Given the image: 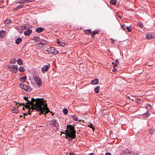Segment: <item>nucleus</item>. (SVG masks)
<instances>
[{
	"label": "nucleus",
	"instance_id": "obj_23",
	"mask_svg": "<svg viewBox=\"0 0 155 155\" xmlns=\"http://www.w3.org/2000/svg\"><path fill=\"white\" fill-rule=\"evenodd\" d=\"M71 117L72 119L74 120L78 121H81V120H78L77 117L74 115H71Z\"/></svg>",
	"mask_w": 155,
	"mask_h": 155
},
{
	"label": "nucleus",
	"instance_id": "obj_29",
	"mask_svg": "<svg viewBox=\"0 0 155 155\" xmlns=\"http://www.w3.org/2000/svg\"><path fill=\"white\" fill-rule=\"evenodd\" d=\"M53 126L55 127L56 130H58L59 129L58 127L59 126V125L56 122V123H54Z\"/></svg>",
	"mask_w": 155,
	"mask_h": 155
},
{
	"label": "nucleus",
	"instance_id": "obj_27",
	"mask_svg": "<svg viewBox=\"0 0 155 155\" xmlns=\"http://www.w3.org/2000/svg\"><path fill=\"white\" fill-rule=\"evenodd\" d=\"M5 31H0V37L1 38H2L4 37V36H5Z\"/></svg>",
	"mask_w": 155,
	"mask_h": 155
},
{
	"label": "nucleus",
	"instance_id": "obj_18",
	"mask_svg": "<svg viewBox=\"0 0 155 155\" xmlns=\"http://www.w3.org/2000/svg\"><path fill=\"white\" fill-rule=\"evenodd\" d=\"M27 79V77L25 76L23 77H21L19 78V80L22 82H25Z\"/></svg>",
	"mask_w": 155,
	"mask_h": 155
},
{
	"label": "nucleus",
	"instance_id": "obj_57",
	"mask_svg": "<svg viewBox=\"0 0 155 155\" xmlns=\"http://www.w3.org/2000/svg\"><path fill=\"white\" fill-rule=\"evenodd\" d=\"M128 99H130V97L129 96H128Z\"/></svg>",
	"mask_w": 155,
	"mask_h": 155
},
{
	"label": "nucleus",
	"instance_id": "obj_39",
	"mask_svg": "<svg viewBox=\"0 0 155 155\" xmlns=\"http://www.w3.org/2000/svg\"><path fill=\"white\" fill-rule=\"evenodd\" d=\"M131 26L130 25V26H127L126 27V29L127 30V31L129 32H130L131 31Z\"/></svg>",
	"mask_w": 155,
	"mask_h": 155
},
{
	"label": "nucleus",
	"instance_id": "obj_12",
	"mask_svg": "<svg viewBox=\"0 0 155 155\" xmlns=\"http://www.w3.org/2000/svg\"><path fill=\"white\" fill-rule=\"evenodd\" d=\"M99 83V79L97 78H95L91 81V84L93 85L97 84Z\"/></svg>",
	"mask_w": 155,
	"mask_h": 155
},
{
	"label": "nucleus",
	"instance_id": "obj_21",
	"mask_svg": "<svg viewBox=\"0 0 155 155\" xmlns=\"http://www.w3.org/2000/svg\"><path fill=\"white\" fill-rule=\"evenodd\" d=\"M20 27H17V28H16V29L18 30V29H25V30H26L27 29V27L25 25H23V26H21L20 27L21 28H20Z\"/></svg>",
	"mask_w": 155,
	"mask_h": 155
},
{
	"label": "nucleus",
	"instance_id": "obj_33",
	"mask_svg": "<svg viewBox=\"0 0 155 155\" xmlns=\"http://www.w3.org/2000/svg\"><path fill=\"white\" fill-rule=\"evenodd\" d=\"M117 1L116 0H111L110 3L111 4L115 5L116 4Z\"/></svg>",
	"mask_w": 155,
	"mask_h": 155
},
{
	"label": "nucleus",
	"instance_id": "obj_19",
	"mask_svg": "<svg viewBox=\"0 0 155 155\" xmlns=\"http://www.w3.org/2000/svg\"><path fill=\"white\" fill-rule=\"evenodd\" d=\"M12 21L11 19H9L5 20V25L6 26H8L9 24L10 23H12Z\"/></svg>",
	"mask_w": 155,
	"mask_h": 155
},
{
	"label": "nucleus",
	"instance_id": "obj_49",
	"mask_svg": "<svg viewBox=\"0 0 155 155\" xmlns=\"http://www.w3.org/2000/svg\"><path fill=\"white\" fill-rule=\"evenodd\" d=\"M94 35H93V33H91V36L92 38H94L95 37Z\"/></svg>",
	"mask_w": 155,
	"mask_h": 155
},
{
	"label": "nucleus",
	"instance_id": "obj_4",
	"mask_svg": "<svg viewBox=\"0 0 155 155\" xmlns=\"http://www.w3.org/2000/svg\"><path fill=\"white\" fill-rule=\"evenodd\" d=\"M19 86L21 89H24L27 92H30L31 90V89L30 87L28 86L23 83L20 84Z\"/></svg>",
	"mask_w": 155,
	"mask_h": 155
},
{
	"label": "nucleus",
	"instance_id": "obj_2",
	"mask_svg": "<svg viewBox=\"0 0 155 155\" xmlns=\"http://www.w3.org/2000/svg\"><path fill=\"white\" fill-rule=\"evenodd\" d=\"M41 100L42 103L40 106L41 109L40 111H38L40 112L39 114L41 115V114H45V115L46 116L45 113L47 114L48 112H50V111L48 108L47 107V104L44 102V99L43 98V99H41Z\"/></svg>",
	"mask_w": 155,
	"mask_h": 155
},
{
	"label": "nucleus",
	"instance_id": "obj_55",
	"mask_svg": "<svg viewBox=\"0 0 155 155\" xmlns=\"http://www.w3.org/2000/svg\"><path fill=\"white\" fill-rule=\"evenodd\" d=\"M50 112V113H52V115H53V114H54V113H52V111H50V112Z\"/></svg>",
	"mask_w": 155,
	"mask_h": 155
},
{
	"label": "nucleus",
	"instance_id": "obj_30",
	"mask_svg": "<svg viewBox=\"0 0 155 155\" xmlns=\"http://www.w3.org/2000/svg\"><path fill=\"white\" fill-rule=\"evenodd\" d=\"M47 42L45 40H42V41L41 42H39V44L41 45H44L45 44H47Z\"/></svg>",
	"mask_w": 155,
	"mask_h": 155
},
{
	"label": "nucleus",
	"instance_id": "obj_15",
	"mask_svg": "<svg viewBox=\"0 0 155 155\" xmlns=\"http://www.w3.org/2000/svg\"><path fill=\"white\" fill-rule=\"evenodd\" d=\"M34 108H35V107H31L30 108V107H29V109H28V112L27 113H24L23 114L25 115H28V114H29L30 115H31V113L30 112H32V110L31 111L30 110V109H32V110H35V109Z\"/></svg>",
	"mask_w": 155,
	"mask_h": 155
},
{
	"label": "nucleus",
	"instance_id": "obj_34",
	"mask_svg": "<svg viewBox=\"0 0 155 155\" xmlns=\"http://www.w3.org/2000/svg\"><path fill=\"white\" fill-rule=\"evenodd\" d=\"M138 25L141 28H142L143 27V25L142 23L140 22H138L137 23Z\"/></svg>",
	"mask_w": 155,
	"mask_h": 155
},
{
	"label": "nucleus",
	"instance_id": "obj_32",
	"mask_svg": "<svg viewBox=\"0 0 155 155\" xmlns=\"http://www.w3.org/2000/svg\"><path fill=\"white\" fill-rule=\"evenodd\" d=\"M17 63L18 65H21L22 64H23L22 61L21 59L19 58L18 60H17Z\"/></svg>",
	"mask_w": 155,
	"mask_h": 155
},
{
	"label": "nucleus",
	"instance_id": "obj_11",
	"mask_svg": "<svg viewBox=\"0 0 155 155\" xmlns=\"http://www.w3.org/2000/svg\"><path fill=\"white\" fill-rule=\"evenodd\" d=\"M155 35H152V34L150 33H148L146 35V37H147L149 39H153L154 38Z\"/></svg>",
	"mask_w": 155,
	"mask_h": 155
},
{
	"label": "nucleus",
	"instance_id": "obj_6",
	"mask_svg": "<svg viewBox=\"0 0 155 155\" xmlns=\"http://www.w3.org/2000/svg\"><path fill=\"white\" fill-rule=\"evenodd\" d=\"M10 71L14 73H16L18 70V67L17 65L13 66L9 65L8 67Z\"/></svg>",
	"mask_w": 155,
	"mask_h": 155
},
{
	"label": "nucleus",
	"instance_id": "obj_36",
	"mask_svg": "<svg viewBox=\"0 0 155 155\" xmlns=\"http://www.w3.org/2000/svg\"><path fill=\"white\" fill-rule=\"evenodd\" d=\"M39 39V38L38 37L34 36L32 40L33 41H35V42L38 41V39Z\"/></svg>",
	"mask_w": 155,
	"mask_h": 155
},
{
	"label": "nucleus",
	"instance_id": "obj_47",
	"mask_svg": "<svg viewBox=\"0 0 155 155\" xmlns=\"http://www.w3.org/2000/svg\"><path fill=\"white\" fill-rule=\"evenodd\" d=\"M117 71V69L116 68V67H114V68L112 70V71L113 72H115V71Z\"/></svg>",
	"mask_w": 155,
	"mask_h": 155
},
{
	"label": "nucleus",
	"instance_id": "obj_44",
	"mask_svg": "<svg viewBox=\"0 0 155 155\" xmlns=\"http://www.w3.org/2000/svg\"><path fill=\"white\" fill-rule=\"evenodd\" d=\"M149 111H147L144 114L145 116L146 117H148L150 116V114L149 113Z\"/></svg>",
	"mask_w": 155,
	"mask_h": 155
},
{
	"label": "nucleus",
	"instance_id": "obj_48",
	"mask_svg": "<svg viewBox=\"0 0 155 155\" xmlns=\"http://www.w3.org/2000/svg\"><path fill=\"white\" fill-rule=\"evenodd\" d=\"M49 123H50V124L53 126V125L54 123H53L52 122H51V120L50 121Z\"/></svg>",
	"mask_w": 155,
	"mask_h": 155
},
{
	"label": "nucleus",
	"instance_id": "obj_40",
	"mask_svg": "<svg viewBox=\"0 0 155 155\" xmlns=\"http://www.w3.org/2000/svg\"><path fill=\"white\" fill-rule=\"evenodd\" d=\"M99 32V30H95L94 31H93L92 32V33H93V35H95L98 33Z\"/></svg>",
	"mask_w": 155,
	"mask_h": 155
},
{
	"label": "nucleus",
	"instance_id": "obj_10",
	"mask_svg": "<svg viewBox=\"0 0 155 155\" xmlns=\"http://www.w3.org/2000/svg\"><path fill=\"white\" fill-rule=\"evenodd\" d=\"M66 137L68 139V141H71L73 140V138H75L76 136H72L71 135H69L68 134H67Z\"/></svg>",
	"mask_w": 155,
	"mask_h": 155
},
{
	"label": "nucleus",
	"instance_id": "obj_52",
	"mask_svg": "<svg viewBox=\"0 0 155 155\" xmlns=\"http://www.w3.org/2000/svg\"><path fill=\"white\" fill-rule=\"evenodd\" d=\"M118 17L119 18H121V16H120V15H118Z\"/></svg>",
	"mask_w": 155,
	"mask_h": 155
},
{
	"label": "nucleus",
	"instance_id": "obj_45",
	"mask_svg": "<svg viewBox=\"0 0 155 155\" xmlns=\"http://www.w3.org/2000/svg\"><path fill=\"white\" fill-rule=\"evenodd\" d=\"M121 26L122 28H123V30L125 31V27H126L125 25L124 24L121 25Z\"/></svg>",
	"mask_w": 155,
	"mask_h": 155
},
{
	"label": "nucleus",
	"instance_id": "obj_56",
	"mask_svg": "<svg viewBox=\"0 0 155 155\" xmlns=\"http://www.w3.org/2000/svg\"><path fill=\"white\" fill-rule=\"evenodd\" d=\"M25 109L24 107H23V108H22V110H24Z\"/></svg>",
	"mask_w": 155,
	"mask_h": 155
},
{
	"label": "nucleus",
	"instance_id": "obj_5",
	"mask_svg": "<svg viewBox=\"0 0 155 155\" xmlns=\"http://www.w3.org/2000/svg\"><path fill=\"white\" fill-rule=\"evenodd\" d=\"M46 51L48 53L53 54H56L58 53V51L56 50L53 47H50L48 48Z\"/></svg>",
	"mask_w": 155,
	"mask_h": 155
},
{
	"label": "nucleus",
	"instance_id": "obj_42",
	"mask_svg": "<svg viewBox=\"0 0 155 155\" xmlns=\"http://www.w3.org/2000/svg\"><path fill=\"white\" fill-rule=\"evenodd\" d=\"M88 126L90 127V128H92L93 131L95 129V127H94L93 126V124H92L90 123V124L88 125Z\"/></svg>",
	"mask_w": 155,
	"mask_h": 155
},
{
	"label": "nucleus",
	"instance_id": "obj_14",
	"mask_svg": "<svg viewBox=\"0 0 155 155\" xmlns=\"http://www.w3.org/2000/svg\"><path fill=\"white\" fill-rule=\"evenodd\" d=\"M32 32V30L31 29H28L24 32V34L25 36H28Z\"/></svg>",
	"mask_w": 155,
	"mask_h": 155
},
{
	"label": "nucleus",
	"instance_id": "obj_53",
	"mask_svg": "<svg viewBox=\"0 0 155 155\" xmlns=\"http://www.w3.org/2000/svg\"><path fill=\"white\" fill-rule=\"evenodd\" d=\"M89 155H94V154L93 153H91L89 154Z\"/></svg>",
	"mask_w": 155,
	"mask_h": 155
},
{
	"label": "nucleus",
	"instance_id": "obj_20",
	"mask_svg": "<svg viewBox=\"0 0 155 155\" xmlns=\"http://www.w3.org/2000/svg\"><path fill=\"white\" fill-rule=\"evenodd\" d=\"M119 63V61H118V59H117L115 61V63H114L113 62L112 63V64H113V65L114 68L116 67V66H117L118 64Z\"/></svg>",
	"mask_w": 155,
	"mask_h": 155
},
{
	"label": "nucleus",
	"instance_id": "obj_26",
	"mask_svg": "<svg viewBox=\"0 0 155 155\" xmlns=\"http://www.w3.org/2000/svg\"><path fill=\"white\" fill-rule=\"evenodd\" d=\"M100 87L99 86H97L94 88V91L96 93H99V90Z\"/></svg>",
	"mask_w": 155,
	"mask_h": 155
},
{
	"label": "nucleus",
	"instance_id": "obj_7",
	"mask_svg": "<svg viewBox=\"0 0 155 155\" xmlns=\"http://www.w3.org/2000/svg\"><path fill=\"white\" fill-rule=\"evenodd\" d=\"M35 80L36 83L37 85H38V87H39V86H41L42 84V83L40 79L38 78L37 77L35 76Z\"/></svg>",
	"mask_w": 155,
	"mask_h": 155
},
{
	"label": "nucleus",
	"instance_id": "obj_3",
	"mask_svg": "<svg viewBox=\"0 0 155 155\" xmlns=\"http://www.w3.org/2000/svg\"><path fill=\"white\" fill-rule=\"evenodd\" d=\"M67 129L66 130V132L67 134L69 135H71L72 136H76V131L75 130V127L72 125H68L67 127Z\"/></svg>",
	"mask_w": 155,
	"mask_h": 155
},
{
	"label": "nucleus",
	"instance_id": "obj_58",
	"mask_svg": "<svg viewBox=\"0 0 155 155\" xmlns=\"http://www.w3.org/2000/svg\"><path fill=\"white\" fill-rule=\"evenodd\" d=\"M20 116V117H22V115H20V116Z\"/></svg>",
	"mask_w": 155,
	"mask_h": 155
},
{
	"label": "nucleus",
	"instance_id": "obj_31",
	"mask_svg": "<svg viewBox=\"0 0 155 155\" xmlns=\"http://www.w3.org/2000/svg\"><path fill=\"white\" fill-rule=\"evenodd\" d=\"M17 61V60L15 58H12L10 60V63L15 64Z\"/></svg>",
	"mask_w": 155,
	"mask_h": 155
},
{
	"label": "nucleus",
	"instance_id": "obj_37",
	"mask_svg": "<svg viewBox=\"0 0 155 155\" xmlns=\"http://www.w3.org/2000/svg\"><path fill=\"white\" fill-rule=\"evenodd\" d=\"M19 71L21 72L25 71L24 67L23 66L20 67L19 69Z\"/></svg>",
	"mask_w": 155,
	"mask_h": 155
},
{
	"label": "nucleus",
	"instance_id": "obj_54",
	"mask_svg": "<svg viewBox=\"0 0 155 155\" xmlns=\"http://www.w3.org/2000/svg\"><path fill=\"white\" fill-rule=\"evenodd\" d=\"M113 43H115V40H113Z\"/></svg>",
	"mask_w": 155,
	"mask_h": 155
},
{
	"label": "nucleus",
	"instance_id": "obj_59",
	"mask_svg": "<svg viewBox=\"0 0 155 155\" xmlns=\"http://www.w3.org/2000/svg\"><path fill=\"white\" fill-rule=\"evenodd\" d=\"M19 107V106H18V107H17V108H18Z\"/></svg>",
	"mask_w": 155,
	"mask_h": 155
},
{
	"label": "nucleus",
	"instance_id": "obj_22",
	"mask_svg": "<svg viewBox=\"0 0 155 155\" xmlns=\"http://www.w3.org/2000/svg\"><path fill=\"white\" fill-rule=\"evenodd\" d=\"M22 38H17L15 41V43L16 44H18L20 42L22 41Z\"/></svg>",
	"mask_w": 155,
	"mask_h": 155
},
{
	"label": "nucleus",
	"instance_id": "obj_46",
	"mask_svg": "<svg viewBox=\"0 0 155 155\" xmlns=\"http://www.w3.org/2000/svg\"><path fill=\"white\" fill-rule=\"evenodd\" d=\"M51 122H52L53 123H54L56 122V119H53L52 120H51Z\"/></svg>",
	"mask_w": 155,
	"mask_h": 155
},
{
	"label": "nucleus",
	"instance_id": "obj_51",
	"mask_svg": "<svg viewBox=\"0 0 155 155\" xmlns=\"http://www.w3.org/2000/svg\"><path fill=\"white\" fill-rule=\"evenodd\" d=\"M69 155H75L73 153H69Z\"/></svg>",
	"mask_w": 155,
	"mask_h": 155
},
{
	"label": "nucleus",
	"instance_id": "obj_35",
	"mask_svg": "<svg viewBox=\"0 0 155 155\" xmlns=\"http://www.w3.org/2000/svg\"><path fill=\"white\" fill-rule=\"evenodd\" d=\"M155 130V129L153 127H152L150 130L149 133L150 134H153V132Z\"/></svg>",
	"mask_w": 155,
	"mask_h": 155
},
{
	"label": "nucleus",
	"instance_id": "obj_50",
	"mask_svg": "<svg viewBox=\"0 0 155 155\" xmlns=\"http://www.w3.org/2000/svg\"><path fill=\"white\" fill-rule=\"evenodd\" d=\"M105 155H111V154L109 152H107L106 153Z\"/></svg>",
	"mask_w": 155,
	"mask_h": 155
},
{
	"label": "nucleus",
	"instance_id": "obj_24",
	"mask_svg": "<svg viewBox=\"0 0 155 155\" xmlns=\"http://www.w3.org/2000/svg\"><path fill=\"white\" fill-rule=\"evenodd\" d=\"M18 112V109H17L16 108V107L14 106L13 107L12 110V112L13 113H16Z\"/></svg>",
	"mask_w": 155,
	"mask_h": 155
},
{
	"label": "nucleus",
	"instance_id": "obj_28",
	"mask_svg": "<svg viewBox=\"0 0 155 155\" xmlns=\"http://www.w3.org/2000/svg\"><path fill=\"white\" fill-rule=\"evenodd\" d=\"M33 1V0H25L23 1L22 2H20V4L22 3H25L27 2H31Z\"/></svg>",
	"mask_w": 155,
	"mask_h": 155
},
{
	"label": "nucleus",
	"instance_id": "obj_60",
	"mask_svg": "<svg viewBox=\"0 0 155 155\" xmlns=\"http://www.w3.org/2000/svg\"><path fill=\"white\" fill-rule=\"evenodd\" d=\"M154 45H155V43H154Z\"/></svg>",
	"mask_w": 155,
	"mask_h": 155
},
{
	"label": "nucleus",
	"instance_id": "obj_8",
	"mask_svg": "<svg viewBox=\"0 0 155 155\" xmlns=\"http://www.w3.org/2000/svg\"><path fill=\"white\" fill-rule=\"evenodd\" d=\"M50 68V65H46L42 67L41 69L43 73H44L45 71H47L48 68Z\"/></svg>",
	"mask_w": 155,
	"mask_h": 155
},
{
	"label": "nucleus",
	"instance_id": "obj_1",
	"mask_svg": "<svg viewBox=\"0 0 155 155\" xmlns=\"http://www.w3.org/2000/svg\"><path fill=\"white\" fill-rule=\"evenodd\" d=\"M28 98H30L28 97H26V96L23 97V99L27 102L25 103L26 104H28V105L30 106L31 105L32 106L35 107L34 108L36 111H40L41 109L40 106L42 103L41 100L43 98L35 99L34 98H32L31 100L28 99Z\"/></svg>",
	"mask_w": 155,
	"mask_h": 155
},
{
	"label": "nucleus",
	"instance_id": "obj_17",
	"mask_svg": "<svg viewBox=\"0 0 155 155\" xmlns=\"http://www.w3.org/2000/svg\"><path fill=\"white\" fill-rule=\"evenodd\" d=\"M84 32L86 34L89 35L92 33V30L91 29H88L84 30Z\"/></svg>",
	"mask_w": 155,
	"mask_h": 155
},
{
	"label": "nucleus",
	"instance_id": "obj_25",
	"mask_svg": "<svg viewBox=\"0 0 155 155\" xmlns=\"http://www.w3.org/2000/svg\"><path fill=\"white\" fill-rule=\"evenodd\" d=\"M145 107L146 108L149 110H151L152 109V107L151 105L149 104H147L146 105Z\"/></svg>",
	"mask_w": 155,
	"mask_h": 155
},
{
	"label": "nucleus",
	"instance_id": "obj_16",
	"mask_svg": "<svg viewBox=\"0 0 155 155\" xmlns=\"http://www.w3.org/2000/svg\"><path fill=\"white\" fill-rule=\"evenodd\" d=\"M44 30V28L41 27H39L36 29V31L37 33H40Z\"/></svg>",
	"mask_w": 155,
	"mask_h": 155
},
{
	"label": "nucleus",
	"instance_id": "obj_9",
	"mask_svg": "<svg viewBox=\"0 0 155 155\" xmlns=\"http://www.w3.org/2000/svg\"><path fill=\"white\" fill-rule=\"evenodd\" d=\"M121 155H129L130 151L128 150H122L120 153Z\"/></svg>",
	"mask_w": 155,
	"mask_h": 155
},
{
	"label": "nucleus",
	"instance_id": "obj_13",
	"mask_svg": "<svg viewBox=\"0 0 155 155\" xmlns=\"http://www.w3.org/2000/svg\"><path fill=\"white\" fill-rule=\"evenodd\" d=\"M17 104H19V105H22L23 106H25V107L27 109H29V107H30V105H27V104H26L25 103H21L20 104V103H19L17 102V103H16V104H15L16 105H17Z\"/></svg>",
	"mask_w": 155,
	"mask_h": 155
},
{
	"label": "nucleus",
	"instance_id": "obj_41",
	"mask_svg": "<svg viewBox=\"0 0 155 155\" xmlns=\"http://www.w3.org/2000/svg\"><path fill=\"white\" fill-rule=\"evenodd\" d=\"M63 111L64 114H67L68 113V110L66 108H64Z\"/></svg>",
	"mask_w": 155,
	"mask_h": 155
},
{
	"label": "nucleus",
	"instance_id": "obj_38",
	"mask_svg": "<svg viewBox=\"0 0 155 155\" xmlns=\"http://www.w3.org/2000/svg\"><path fill=\"white\" fill-rule=\"evenodd\" d=\"M58 43L59 45H60V46H62V47L64 46L65 45V43H63V42L58 41Z\"/></svg>",
	"mask_w": 155,
	"mask_h": 155
},
{
	"label": "nucleus",
	"instance_id": "obj_43",
	"mask_svg": "<svg viewBox=\"0 0 155 155\" xmlns=\"http://www.w3.org/2000/svg\"><path fill=\"white\" fill-rule=\"evenodd\" d=\"M23 6H24V5H20L18 6V7H16L13 10H17V9L21 8V7H22Z\"/></svg>",
	"mask_w": 155,
	"mask_h": 155
}]
</instances>
